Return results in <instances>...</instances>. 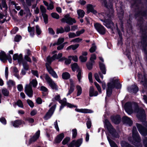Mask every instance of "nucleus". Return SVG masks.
Masks as SVG:
<instances>
[{
	"label": "nucleus",
	"instance_id": "1",
	"mask_svg": "<svg viewBox=\"0 0 147 147\" xmlns=\"http://www.w3.org/2000/svg\"><path fill=\"white\" fill-rule=\"evenodd\" d=\"M124 107L125 110L128 114L135 112L137 113V117L139 119L141 120L145 119L144 111L143 109H139L137 104L128 102L125 104Z\"/></svg>",
	"mask_w": 147,
	"mask_h": 147
},
{
	"label": "nucleus",
	"instance_id": "2",
	"mask_svg": "<svg viewBox=\"0 0 147 147\" xmlns=\"http://www.w3.org/2000/svg\"><path fill=\"white\" fill-rule=\"evenodd\" d=\"M111 10L112 13L111 16L109 15L106 16L105 13H103L99 14L98 16L100 18V20L103 22V24L106 27L113 30L115 28V27L113 22L109 19L113 16V10L112 8Z\"/></svg>",
	"mask_w": 147,
	"mask_h": 147
},
{
	"label": "nucleus",
	"instance_id": "3",
	"mask_svg": "<svg viewBox=\"0 0 147 147\" xmlns=\"http://www.w3.org/2000/svg\"><path fill=\"white\" fill-rule=\"evenodd\" d=\"M108 87L107 89V94L109 96L112 93V89L115 87L117 89L120 88L121 85L117 80H115L113 82L108 84Z\"/></svg>",
	"mask_w": 147,
	"mask_h": 147
},
{
	"label": "nucleus",
	"instance_id": "4",
	"mask_svg": "<svg viewBox=\"0 0 147 147\" xmlns=\"http://www.w3.org/2000/svg\"><path fill=\"white\" fill-rule=\"evenodd\" d=\"M37 84V82L36 79H33L30 82L29 84L26 85L25 87V92L29 97H32L33 95V91L31 85L35 87Z\"/></svg>",
	"mask_w": 147,
	"mask_h": 147
},
{
	"label": "nucleus",
	"instance_id": "5",
	"mask_svg": "<svg viewBox=\"0 0 147 147\" xmlns=\"http://www.w3.org/2000/svg\"><path fill=\"white\" fill-rule=\"evenodd\" d=\"M105 122L107 129L112 137L116 138H118L119 136L118 134L113 129L109 121L107 119H105Z\"/></svg>",
	"mask_w": 147,
	"mask_h": 147
},
{
	"label": "nucleus",
	"instance_id": "6",
	"mask_svg": "<svg viewBox=\"0 0 147 147\" xmlns=\"http://www.w3.org/2000/svg\"><path fill=\"white\" fill-rule=\"evenodd\" d=\"M61 21L63 22H66V23L71 25L76 22V21L74 18H71L69 14H67L63 18Z\"/></svg>",
	"mask_w": 147,
	"mask_h": 147
},
{
	"label": "nucleus",
	"instance_id": "7",
	"mask_svg": "<svg viewBox=\"0 0 147 147\" xmlns=\"http://www.w3.org/2000/svg\"><path fill=\"white\" fill-rule=\"evenodd\" d=\"M45 79L47 83L52 89L57 90L58 87L55 83L49 77V76L46 74L45 76Z\"/></svg>",
	"mask_w": 147,
	"mask_h": 147
},
{
	"label": "nucleus",
	"instance_id": "8",
	"mask_svg": "<svg viewBox=\"0 0 147 147\" xmlns=\"http://www.w3.org/2000/svg\"><path fill=\"white\" fill-rule=\"evenodd\" d=\"M94 27L98 32L101 34L103 35L106 32V29L104 27L99 24L96 23L94 24Z\"/></svg>",
	"mask_w": 147,
	"mask_h": 147
},
{
	"label": "nucleus",
	"instance_id": "9",
	"mask_svg": "<svg viewBox=\"0 0 147 147\" xmlns=\"http://www.w3.org/2000/svg\"><path fill=\"white\" fill-rule=\"evenodd\" d=\"M71 68L73 71H75L78 69L77 71L78 72L77 77L79 81L80 82L82 72L81 70L79 69V67L77 64L76 63H74L72 64L71 65Z\"/></svg>",
	"mask_w": 147,
	"mask_h": 147
},
{
	"label": "nucleus",
	"instance_id": "10",
	"mask_svg": "<svg viewBox=\"0 0 147 147\" xmlns=\"http://www.w3.org/2000/svg\"><path fill=\"white\" fill-rule=\"evenodd\" d=\"M66 99L65 98L63 99V100H60L59 101V102L61 104L60 107V110L61 109L64 107L65 105L67 106L68 107L71 108L72 107H76V106L75 105H73L69 103L66 102Z\"/></svg>",
	"mask_w": 147,
	"mask_h": 147
},
{
	"label": "nucleus",
	"instance_id": "11",
	"mask_svg": "<svg viewBox=\"0 0 147 147\" xmlns=\"http://www.w3.org/2000/svg\"><path fill=\"white\" fill-rule=\"evenodd\" d=\"M56 106L54 105L52 107L47 113L46 114L44 117V119L45 120L49 119L53 115L56 108Z\"/></svg>",
	"mask_w": 147,
	"mask_h": 147
},
{
	"label": "nucleus",
	"instance_id": "12",
	"mask_svg": "<svg viewBox=\"0 0 147 147\" xmlns=\"http://www.w3.org/2000/svg\"><path fill=\"white\" fill-rule=\"evenodd\" d=\"M136 126L140 134L143 136H146L147 135V129L144 128L140 124H136Z\"/></svg>",
	"mask_w": 147,
	"mask_h": 147
},
{
	"label": "nucleus",
	"instance_id": "13",
	"mask_svg": "<svg viewBox=\"0 0 147 147\" xmlns=\"http://www.w3.org/2000/svg\"><path fill=\"white\" fill-rule=\"evenodd\" d=\"M132 132L133 137L135 140L136 141L138 142H139L140 140V139L136 127H133V128Z\"/></svg>",
	"mask_w": 147,
	"mask_h": 147
},
{
	"label": "nucleus",
	"instance_id": "14",
	"mask_svg": "<svg viewBox=\"0 0 147 147\" xmlns=\"http://www.w3.org/2000/svg\"><path fill=\"white\" fill-rule=\"evenodd\" d=\"M46 65L47 69L49 73L54 78H58L57 75L55 72L53 71L52 68L47 63H46Z\"/></svg>",
	"mask_w": 147,
	"mask_h": 147
},
{
	"label": "nucleus",
	"instance_id": "15",
	"mask_svg": "<svg viewBox=\"0 0 147 147\" xmlns=\"http://www.w3.org/2000/svg\"><path fill=\"white\" fill-rule=\"evenodd\" d=\"M94 6L90 4H88L87 5L86 8L87 12L88 13L90 12L94 14H96L97 13V11L94 9Z\"/></svg>",
	"mask_w": 147,
	"mask_h": 147
},
{
	"label": "nucleus",
	"instance_id": "16",
	"mask_svg": "<svg viewBox=\"0 0 147 147\" xmlns=\"http://www.w3.org/2000/svg\"><path fill=\"white\" fill-rule=\"evenodd\" d=\"M13 59L14 60H18L19 64H21L23 61L22 55L20 54L18 55L17 54H14L13 56Z\"/></svg>",
	"mask_w": 147,
	"mask_h": 147
},
{
	"label": "nucleus",
	"instance_id": "17",
	"mask_svg": "<svg viewBox=\"0 0 147 147\" xmlns=\"http://www.w3.org/2000/svg\"><path fill=\"white\" fill-rule=\"evenodd\" d=\"M40 134V131L38 130L36 132L35 135L33 136V137L30 139L29 141V143L28 144V145L30 144L32 142L35 141L39 137Z\"/></svg>",
	"mask_w": 147,
	"mask_h": 147
},
{
	"label": "nucleus",
	"instance_id": "18",
	"mask_svg": "<svg viewBox=\"0 0 147 147\" xmlns=\"http://www.w3.org/2000/svg\"><path fill=\"white\" fill-rule=\"evenodd\" d=\"M89 95L90 97L96 96L98 95V93L97 91L94 90L93 87L91 86L90 87L89 89Z\"/></svg>",
	"mask_w": 147,
	"mask_h": 147
},
{
	"label": "nucleus",
	"instance_id": "19",
	"mask_svg": "<svg viewBox=\"0 0 147 147\" xmlns=\"http://www.w3.org/2000/svg\"><path fill=\"white\" fill-rule=\"evenodd\" d=\"M128 90L129 92L136 93L138 91V88L136 85H134L129 87Z\"/></svg>",
	"mask_w": 147,
	"mask_h": 147
},
{
	"label": "nucleus",
	"instance_id": "20",
	"mask_svg": "<svg viewBox=\"0 0 147 147\" xmlns=\"http://www.w3.org/2000/svg\"><path fill=\"white\" fill-rule=\"evenodd\" d=\"M75 111L77 112L84 113H90L93 112V111L90 110L86 109H76Z\"/></svg>",
	"mask_w": 147,
	"mask_h": 147
},
{
	"label": "nucleus",
	"instance_id": "21",
	"mask_svg": "<svg viewBox=\"0 0 147 147\" xmlns=\"http://www.w3.org/2000/svg\"><path fill=\"white\" fill-rule=\"evenodd\" d=\"M111 119L114 123L115 124H118L119 123L120 117L119 115L113 116L111 117Z\"/></svg>",
	"mask_w": 147,
	"mask_h": 147
},
{
	"label": "nucleus",
	"instance_id": "22",
	"mask_svg": "<svg viewBox=\"0 0 147 147\" xmlns=\"http://www.w3.org/2000/svg\"><path fill=\"white\" fill-rule=\"evenodd\" d=\"M12 123L14 127H17L21 124L24 123V122L20 120H18L12 122Z\"/></svg>",
	"mask_w": 147,
	"mask_h": 147
},
{
	"label": "nucleus",
	"instance_id": "23",
	"mask_svg": "<svg viewBox=\"0 0 147 147\" xmlns=\"http://www.w3.org/2000/svg\"><path fill=\"white\" fill-rule=\"evenodd\" d=\"M64 137V134L63 133H61L58 135L56 138L55 142L56 143H59L61 142L63 139Z\"/></svg>",
	"mask_w": 147,
	"mask_h": 147
},
{
	"label": "nucleus",
	"instance_id": "24",
	"mask_svg": "<svg viewBox=\"0 0 147 147\" xmlns=\"http://www.w3.org/2000/svg\"><path fill=\"white\" fill-rule=\"evenodd\" d=\"M70 80L71 83V86L68 91V93L67 94V96H68L71 94L74 91V85L73 81L71 80Z\"/></svg>",
	"mask_w": 147,
	"mask_h": 147
},
{
	"label": "nucleus",
	"instance_id": "25",
	"mask_svg": "<svg viewBox=\"0 0 147 147\" xmlns=\"http://www.w3.org/2000/svg\"><path fill=\"white\" fill-rule=\"evenodd\" d=\"M99 66L101 72L103 74H105L106 73V71L105 65L103 63L100 62L99 63Z\"/></svg>",
	"mask_w": 147,
	"mask_h": 147
},
{
	"label": "nucleus",
	"instance_id": "26",
	"mask_svg": "<svg viewBox=\"0 0 147 147\" xmlns=\"http://www.w3.org/2000/svg\"><path fill=\"white\" fill-rule=\"evenodd\" d=\"M7 56L4 52L1 51L0 52V59L2 61L7 60Z\"/></svg>",
	"mask_w": 147,
	"mask_h": 147
},
{
	"label": "nucleus",
	"instance_id": "27",
	"mask_svg": "<svg viewBox=\"0 0 147 147\" xmlns=\"http://www.w3.org/2000/svg\"><path fill=\"white\" fill-rule=\"evenodd\" d=\"M79 46V44H78L71 45L66 48V50H68L72 49L73 50H75Z\"/></svg>",
	"mask_w": 147,
	"mask_h": 147
},
{
	"label": "nucleus",
	"instance_id": "28",
	"mask_svg": "<svg viewBox=\"0 0 147 147\" xmlns=\"http://www.w3.org/2000/svg\"><path fill=\"white\" fill-rule=\"evenodd\" d=\"M77 13L78 16V18H82L84 17L85 14L84 11L81 9L77 10Z\"/></svg>",
	"mask_w": 147,
	"mask_h": 147
},
{
	"label": "nucleus",
	"instance_id": "29",
	"mask_svg": "<svg viewBox=\"0 0 147 147\" xmlns=\"http://www.w3.org/2000/svg\"><path fill=\"white\" fill-rule=\"evenodd\" d=\"M123 119L124 121L125 122L128 124L129 126L132 125V121L131 120L127 117H124L123 118Z\"/></svg>",
	"mask_w": 147,
	"mask_h": 147
},
{
	"label": "nucleus",
	"instance_id": "30",
	"mask_svg": "<svg viewBox=\"0 0 147 147\" xmlns=\"http://www.w3.org/2000/svg\"><path fill=\"white\" fill-rule=\"evenodd\" d=\"M76 88L77 90V96H80L82 93V90L81 87L79 85H77Z\"/></svg>",
	"mask_w": 147,
	"mask_h": 147
},
{
	"label": "nucleus",
	"instance_id": "31",
	"mask_svg": "<svg viewBox=\"0 0 147 147\" xmlns=\"http://www.w3.org/2000/svg\"><path fill=\"white\" fill-rule=\"evenodd\" d=\"M82 139H80L76 141H75L74 145L76 147H79L82 144Z\"/></svg>",
	"mask_w": 147,
	"mask_h": 147
},
{
	"label": "nucleus",
	"instance_id": "32",
	"mask_svg": "<svg viewBox=\"0 0 147 147\" xmlns=\"http://www.w3.org/2000/svg\"><path fill=\"white\" fill-rule=\"evenodd\" d=\"M107 138L111 147H117V145L115 142L110 139L109 136H107Z\"/></svg>",
	"mask_w": 147,
	"mask_h": 147
},
{
	"label": "nucleus",
	"instance_id": "33",
	"mask_svg": "<svg viewBox=\"0 0 147 147\" xmlns=\"http://www.w3.org/2000/svg\"><path fill=\"white\" fill-rule=\"evenodd\" d=\"M28 31L30 33V35L33 36L34 35V27H28Z\"/></svg>",
	"mask_w": 147,
	"mask_h": 147
},
{
	"label": "nucleus",
	"instance_id": "34",
	"mask_svg": "<svg viewBox=\"0 0 147 147\" xmlns=\"http://www.w3.org/2000/svg\"><path fill=\"white\" fill-rule=\"evenodd\" d=\"M62 77L63 79H67L70 77V75L69 73L65 72L62 74Z\"/></svg>",
	"mask_w": 147,
	"mask_h": 147
},
{
	"label": "nucleus",
	"instance_id": "35",
	"mask_svg": "<svg viewBox=\"0 0 147 147\" xmlns=\"http://www.w3.org/2000/svg\"><path fill=\"white\" fill-rule=\"evenodd\" d=\"M82 41V39L80 38L79 37H78L75 38H74L72 39L71 42H73L74 43H79L81 42Z\"/></svg>",
	"mask_w": 147,
	"mask_h": 147
},
{
	"label": "nucleus",
	"instance_id": "36",
	"mask_svg": "<svg viewBox=\"0 0 147 147\" xmlns=\"http://www.w3.org/2000/svg\"><path fill=\"white\" fill-rule=\"evenodd\" d=\"M7 84L9 86L11 87L15 85V82L12 80H9L7 82Z\"/></svg>",
	"mask_w": 147,
	"mask_h": 147
},
{
	"label": "nucleus",
	"instance_id": "37",
	"mask_svg": "<svg viewBox=\"0 0 147 147\" xmlns=\"http://www.w3.org/2000/svg\"><path fill=\"white\" fill-rule=\"evenodd\" d=\"M79 59L82 62H84L87 61V58L86 56L81 55Z\"/></svg>",
	"mask_w": 147,
	"mask_h": 147
},
{
	"label": "nucleus",
	"instance_id": "38",
	"mask_svg": "<svg viewBox=\"0 0 147 147\" xmlns=\"http://www.w3.org/2000/svg\"><path fill=\"white\" fill-rule=\"evenodd\" d=\"M96 59V56L95 54H92L91 55V57L90 58V62L92 63H94V60Z\"/></svg>",
	"mask_w": 147,
	"mask_h": 147
},
{
	"label": "nucleus",
	"instance_id": "39",
	"mask_svg": "<svg viewBox=\"0 0 147 147\" xmlns=\"http://www.w3.org/2000/svg\"><path fill=\"white\" fill-rule=\"evenodd\" d=\"M62 56V53H59L58 55L55 54L53 56V58L54 59H59Z\"/></svg>",
	"mask_w": 147,
	"mask_h": 147
},
{
	"label": "nucleus",
	"instance_id": "40",
	"mask_svg": "<svg viewBox=\"0 0 147 147\" xmlns=\"http://www.w3.org/2000/svg\"><path fill=\"white\" fill-rule=\"evenodd\" d=\"M94 83L99 92L100 93H101L102 92L101 89L100 85L96 82H95Z\"/></svg>",
	"mask_w": 147,
	"mask_h": 147
},
{
	"label": "nucleus",
	"instance_id": "41",
	"mask_svg": "<svg viewBox=\"0 0 147 147\" xmlns=\"http://www.w3.org/2000/svg\"><path fill=\"white\" fill-rule=\"evenodd\" d=\"M64 32V30L63 28L62 27H60L59 28H57V29L56 33L57 34L59 33H62Z\"/></svg>",
	"mask_w": 147,
	"mask_h": 147
},
{
	"label": "nucleus",
	"instance_id": "42",
	"mask_svg": "<svg viewBox=\"0 0 147 147\" xmlns=\"http://www.w3.org/2000/svg\"><path fill=\"white\" fill-rule=\"evenodd\" d=\"M69 37V38H73L77 37L76 33L74 32H70L68 34Z\"/></svg>",
	"mask_w": 147,
	"mask_h": 147
},
{
	"label": "nucleus",
	"instance_id": "43",
	"mask_svg": "<svg viewBox=\"0 0 147 147\" xmlns=\"http://www.w3.org/2000/svg\"><path fill=\"white\" fill-rule=\"evenodd\" d=\"M72 138H76L77 135V131L76 129H74L72 130Z\"/></svg>",
	"mask_w": 147,
	"mask_h": 147
},
{
	"label": "nucleus",
	"instance_id": "44",
	"mask_svg": "<svg viewBox=\"0 0 147 147\" xmlns=\"http://www.w3.org/2000/svg\"><path fill=\"white\" fill-rule=\"evenodd\" d=\"M3 94L5 96H8L9 95V91L6 89H3L2 90Z\"/></svg>",
	"mask_w": 147,
	"mask_h": 147
},
{
	"label": "nucleus",
	"instance_id": "45",
	"mask_svg": "<svg viewBox=\"0 0 147 147\" xmlns=\"http://www.w3.org/2000/svg\"><path fill=\"white\" fill-rule=\"evenodd\" d=\"M13 70L14 72L16 73V74H14L15 76L18 78L19 79L20 78L19 76V75L17 74V73L18 72V71L17 68L15 67H14L13 68Z\"/></svg>",
	"mask_w": 147,
	"mask_h": 147
},
{
	"label": "nucleus",
	"instance_id": "46",
	"mask_svg": "<svg viewBox=\"0 0 147 147\" xmlns=\"http://www.w3.org/2000/svg\"><path fill=\"white\" fill-rule=\"evenodd\" d=\"M40 9L42 14L45 13L46 11V10L45 7L42 5H40Z\"/></svg>",
	"mask_w": 147,
	"mask_h": 147
},
{
	"label": "nucleus",
	"instance_id": "47",
	"mask_svg": "<svg viewBox=\"0 0 147 147\" xmlns=\"http://www.w3.org/2000/svg\"><path fill=\"white\" fill-rule=\"evenodd\" d=\"M96 49V47L94 44H93L92 46L90 49V51L91 53H93L95 51Z\"/></svg>",
	"mask_w": 147,
	"mask_h": 147
},
{
	"label": "nucleus",
	"instance_id": "48",
	"mask_svg": "<svg viewBox=\"0 0 147 147\" xmlns=\"http://www.w3.org/2000/svg\"><path fill=\"white\" fill-rule=\"evenodd\" d=\"M51 16L53 18L56 19H58L59 18V15L55 13H52L51 14Z\"/></svg>",
	"mask_w": 147,
	"mask_h": 147
},
{
	"label": "nucleus",
	"instance_id": "49",
	"mask_svg": "<svg viewBox=\"0 0 147 147\" xmlns=\"http://www.w3.org/2000/svg\"><path fill=\"white\" fill-rule=\"evenodd\" d=\"M54 59H54L53 58V56L52 57L48 56L47 58V62L49 63H51L52 61Z\"/></svg>",
	"mask_w": 147,
	"mask_h": 147
},
{
	"label": "nucleus",
	"instance_id": "50",
	"mask_svg": "<svg viewBox=\"0 0 147 147\" xmlns=\"http://www.w3.org/2000/svg\"><path fill=\"white\" fill-rule=\"evenodd\" d=\"M122 147H130L129 144L125 141H122L121 143Z\"/></svg>",
	"mask_w": 147,
	"mask_h": 147
},
{
	"label": "nucleus",
	"instance_id": "51",
	"mask_svg": "<svg viewBox=\"0 0 147 147\" xmlns=\"http://www.w3.org/2000/svg\"><path fill=\"white\" fill-rule=\"evenodd\" d=\"M44 20V21L45 23L48 22V16L46 13L42 14Z\"/></svg>",
	"mask_w": 147,
	"mask_h": 147
},
{
	"label": "nucleus",
	"instance_id": "52",
	"mask_svg": "<svg viewBox=\"0 0 147 147\" xmlns=\"http://www.w3.org/2000/svg\"><path fill=\"white\" fill-rule=\"evenodd\" d=\"M17 104L18 106L21 108H23V105L22 101L20 100H18L17 102Z\"/></svg>",
	"mask_w": 147,
	"mask_h": 147
},
{
	"label": "nucleus",
	"instance_id": "53",
	"mask_svg": "<svg viewBox=\"0 0 147 147\" xmlns=\"http://www.w3.org/2000/svg\"><path fill=\"white\" fill-rule=\"evenodd\" d=\"M70 138L69 137H67L65 138L62 142V144L65 145L69 141Z\"/></svg>",
	"mask_w": 147,
	"mask_h": 147
},
{
	"label": "nucleus",
	"instance_id": "54",
	"mask_svg": "<svg viewBox=\"0 0 147 147\" xmlns=\"http://www.w3.org/2000/svg\"><path fill=\"white\" fill-rule=\"evenodd\" d=\"M54 8L53 5V2H51L48 6H47V9L48 10H52Z\"/></svg>",
	"mask_w": 147,
	"mask_h": 147
},
{
	"label": "nucleus",
	"instance_id": "55",
	"mask_svg": "<svg viewBox=\"0 0 147 147\" xmlns=\"http://www.w3.org/2000/svg\"><path fill=\"white\" fill-rule=\"evenodd\" d=\"M85 30L84 29H82L80 31H78L76 32V34L77 36H80V34H83Z\"/></svg>",
	"mask_w": 147,
	"mask_h": 147
},
{
	"label": "nucleus",
	"instance_id": "56",
	"mask_svg": "<svg viewBox=\"0 0 147 147\" xmlns=\"http://www.w3.org/2000/svg\"><path fill=\"white\" fill-rule=\"evenodd\" d=\"M22 63L23 64V65L24 69L26 70H28V66L27 63L26 62H24L23 61Z\"/></svg>",
	"mask_w": 147,
	"mask_h": 147
},
{
	"label": "nucleus",
	"instance_id": "57",
	"mask_svg": "<svg viewBox=\"0 0 147 147\" xmlns=\"http://www.w3.org/2000/svg\"><path fill=\"white\" fill-rule=\"evenodd\" d=\"M36 31L38 35H40L41 33V30L38 25L36 26Z\"/></svg>",
	"mask_w": 147,
	"mask_h": 147
},
{
	"label": "nucleus",
	"instance_id": "58",
	"mask_svg": "<svg viewBox=\"0 0 147 147\" xmlns=\"http://www.w3.org/2000/svg\"><path fill=\"white\" fill-rule=\"evenodd\" d=\"M69 58H71L72 60L75 62H77L78 60V58L76 56H70L69 57Z\"/></svg>",
	"mask_w": 147,
	"mask_h": 147
},
{
	"label": "nucleus",
	"instance_id": "59",
	"mask_svg": "<svg viewBox=\"0 0 147 147\" xmlns=\"http://www.w3.org/2000/svg\"><path fill=\"white\" fill-rule=\"evenodd\" d=\"M86 125L88 129H89L91 127V122L90 120L89 119L87 121Z\"/></svg>",
	"mask_w": 147,
	"mask_h": 147
},
{
	"label": "nucleus",
	"instance_id": "60",
	"mask_svg": "<svg viewBox=\"0 0 147 147\" xmlns=\"http://www.w3.org/2000/svg\"><path fill=\"white\" fill-rule=\"evenodd\" d=\"M94 77L96 80L99 83L101 82V81L99 79V77L97 73H96L94 75Z\"/></svg>",
	"mask_w": 147,
	"mask_h": 147
},
{
	"label": "nucleus",
	"instance_id": "61",
	"mask_svg": "<svg viewBox=\"0 0 147 147\" xmlns=\"http://www.w3.org/2000/svg\"><path fill=\"white\" fill-rule=\"evenodd\" d=\"M64 38H59L57 42V44L58 45L61 44L64 42Z\"/></svg>",
	"mask_w": 147,
	"mask_h": 147
},
{
	"label": "nucleus",
	"instance_id": "62",
	"mask_svg": "<svg viewBox=\"0 0 147 147\" xmlns=\"http://www.w3.org/2000/svg\"><path fill=\"white\" fill-rule=\"evenodd\" d=\"M27 102L29 105L32 108L34 106V105L32 102L29 100L28 99L27 100Z\"/></svg>",
	"mask_w": 147,
	"mask_h": 147
},
{
	"label": "nucleus",
	"instance_id": "63",
	"mask_svg": "<svg viewBox=\"0 0 147 147\" xmlns=\"http://www.w3.org/2000/svg\"><path fill=\"white\" fill-rule=\"evenodd\" d=\"M21 36L17 35L15 36L14 40L16 42H19L21 39Z\"/></svg>",
	"mask_w": 147,
	"mask_h": 147
},
{
	"label": "nucleus",
	"instance_id": "64",
	"mask_svg": "<svg viewBox=\"0 0 147 147\" xmlns=\"http://www.w3.org/2000/svg\"><path fill=\"white\" fill-rule=\"evenodd\" d=\"M48 31L49 33L51 35H54L55 34V32L53 30V29L51 28H48Z\"/></svg>",
	"mask_w": 147,
	"mask_h": 147
}]
</instances>
